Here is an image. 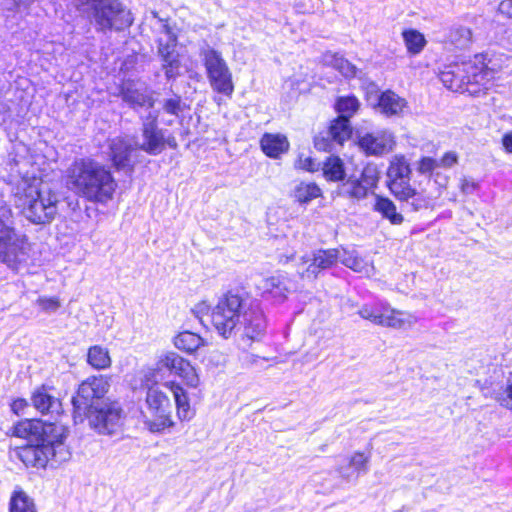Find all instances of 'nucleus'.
Returning a JSON list of instances; mask_svg holds the SVG:
<instances>
[{
    "mask_svg": "<svg viewBox=\"0 0 512 512\" xmlns=\"http://www.w3.org/2000/svg\"><path fill=\"white\" fill-rule=\"evenodd\" d=\"M211 355L217 358V362H219L220 358L222 357V355L216 350L212 351Z\"/></svg>",
    "mask_w": 512,
    "mask_h": 512,
    "instance_id": "nucleus-57",
    "label": "nucleus"
},
{
    "mask_svg": "<svg viewBox=\"0 0 512 512\" xmlns=\"http://www.w3.org/2000/svg\"><path fill=\"white\" fill-rule=\"evenodd\" d=\"M338 259L339 251L336 249L318 250L313 253L312 258H303L304 264H310L300 272V275L302 278L314 279L321 270L330 268Z\"/></svg>",
    "mask_w": 512,
    "mask_h": 512,
    "instance_id": "nucleus-20",
    "label": "nucleus"
},
{
    "mask_svg": "<svg viewBox=\"0 0 512 512\" xmlns=\"http://www.w3.org/2000/svg\"><path fill=\"white\" fill-rule=\"evenodd\" d=\"M418 321V318L416 315L400 310L398 321L396 324L397 330H408L411 329Z\"/></svg>",
    "mask_w": 512,
    "mask_h": 512,
    "instance_id": "nucleus-45",
    "label": "nucleus"
},
{
    "mask_svg": "<svg viewBox=\"0 0 512 512\" xmlns=\"http://www.w3.org/2000/svg\"><path fill=\"white\" fill-rule=\"evenodd\" d=\"M370 459V452L355 451L349 456L348 465L340 466L337 471L347 481H350L352 478L356 479L360 474L368 472Z\"/></svg>",
    "mask_w": 512,
    "mask_h": 512,
    "instance_id": "nucleus-23",
    "label": "nucleus"
},
{
    "mask_svg": "<svg viewBox=\"0 0 512 512\" xmlns=\"http://www.w3.org/2000/svg\"><path fill=\"white\" fill-rule=\"evenodd\" d=\"M85 417L100 434L111 435L122 426L123 410L117 402L104 403L92 408Z\"/></svg>",
    "mask_w": 512,
    "mask_h": 512,
    "instance_id": "nucleus-11",
    "label": "nucleus"
},
{
    "mask_svg": "<svg viewBox=\"0 0 512 512\" xmlns=\"http://www.w3.org/2000/svg\"><path fill=\"white\" fill-rule=\"evenodd\" d=\"M37 305L45 312H55L61 306L60 301L56 297H39Z\"/></svg>",
    "mask_w": 512,
    "mask_h": 512,
    "instance_id": "nucleus-48",
    "label": "nucleus"
},
{
    "mask_svg": "<svg viewBox=\"0 0 512 512\" xmlns=\"http://www.w3.org/2000/svg\"><path fill=\"white\" fill-rule=\"evenodd\" d=\"M164 386L168 388L174 397L177 416L181 421L190 420L194 416L190 401L183 387L175 381H167Z\"/></svg>",
    "mask_w": 512,
    "mask_h": 512,
    "instance_id": "nucleus-27",
    "label": "nucleus"
},
{
    "mask_svg": "<svg viewBox=\"0 0 512 512\" xmlns=\"http://www.w3.org/2000/svg\"><path fill=\"white\" fill-rule=\"evenodd\" d=\"M360 103L355 96L339 97L336 101L335 108L339 113V117H352L359 109Z\"/></svg>",
    "mask_w": 512,
    "mask_h": 512,
    "instance_id": "nucleus-40",
    "label": "nucleus"
},
{
    "mask_svg": "<svg viewBox=\"0 0 512 512\" xmlns=\"http://www.w3.org/2000/svg\"><path fill=\"white\" fill-rule=\"evenodd\" d=\"M360 148L368 155L386 154L395 146V137L389 130L366 133L359 138Z\"/></svg>",
    "mask_w": 512,
    "mask_h": 512,
    "instance_id": "nucleus-16",
    "label": "nucleus"
},
{
    "mask_svg": "<svg viewBox=\"0 0 512 512\" xmlns=\"http://www.w3.org/2000/svg\"><path fill=\"white\" fill-rule=\"evenodd\" d=\"M166 146L176 149L178 144L173 135H166L164 130L158 128L157 116L150 115L142 125V142L138 146L139 149L150 155H158Z\"/></svg>",
    "mask_w": 512,
    "mask_h": 512,
    "instance_id": "nucleus-12",
    "label": "nucleus"
},
{
    "mask_svg": "<svg viewBox=\"0 0 512 512\" xmlns=\"http://www.w3.org/2000/svg\"><path fill=\"white\" fill-rule=\"evenodd\" d=\"M458 162V156L455 152H446L440 160H438L439 167L451 168Z\"/></svg>",
    "mask_w": 512,
    "mask_h": 512,
    "instance_id": "nucleus-51",
    "label": "nucleus"
},
{
    "mask_svg": "<svg viewBox=\"0 0 512 512\" xmlns=\"http://www.w3.org/2000/svg\"><path fill=\"white\" fill-rule=\"evenodd\" d=\"M506 393H507V398L501 399L500 402H501L502 406L508 407L509 401H512V377L508 380L507 387H506Z\"/></svg>",
    "mask_w": 512,
    "mask_h": 512,
    "instance_id": "nucleus-54",
    "label": "nucleus"
},
{
    "mask_svg": "<svg viewBox=\"0 0 512 512\" xmlns=\"http://www.w3.org/2000/svg\"><path fill=\"white\" fill-rule=\"evenodd\" d=\"M460 188L463 193L472 194L477 189V184L470 179H463Z\"/></svg>",
    "mask_w": 512,
    "mask_h": 512,
    "instance_id": "nucleus-52",
    "label": "nucleus"
},
{
    "mask_svg": "<svg viewBox=\"0 0 512 512\" xmlns=\"http://www.w3.org/2000/svg\"><path fill=\"white\" fill-rule=\"evenodd\" d=\"M323 62L325 65L339 71L346 78H353L357 75V67L336 53L329 52L324 54Z\"/></svg>",
    "mask_w": 512,
    "mask_h": 512,
    "instance_id": "nucleus-33",
    "label": "nucleus"
},
{
    "mask_svg": "<svg viewBox=\"0 0 512 512\" xmlns=\"http://www.w3.org/2000/svg\"><path fill=\"white\" fill-rule=\"evenodd\" d=\"M243 335L251 340L259 339L265 332L266 320L258 304L245 305L240 319Z\"/></svg>",
    "mask_w": 512,
    "mask_h": 512,
    "instance_id": "nucleus-18",
    "label": "nucleus"
},
{
    "mask_svg": "<svg viewBox=\"0 0 512 512\" xmlns=\"http://www.w3.org/2000/svg\"><path fill=\"white\" fill-rule=\"evenodd\" d=\"M500 13L512 18V0H503L499 4Z\"/></svg>",
    "mask_w": 512,
    "mask_h": 512,
    "instance_id": "nucleus-53",
    "label": "nucleus"
},
{
    "mask_svg": "<svg viewBox=\"0 0 512 512\" xmlns=\"http://www.w3.org/2000/svg\"><path fill=\"white\" fill-rule=\"evenodd\" d=\"M166 41L164 42L162 38L159 39V54L163 58H166V55H178L176 52V36L171 34L168 30L165 33Z\"/></svg>",
    "mask_w": 512,
    "mask_h": 512,
    "instance_id": "nucleus-42",
    "label": "nucleus"
},
{
    "mask_svg": "<svg viewBox=\"0 0 512 512\" xmlns=\"http://www.w3.org/2000/svg\"><path fill=\"white\" fill-rule=\"evenodd\" d=\"M67 185L79 196L99 203L110 201L117 187L111 172L92 159H79L71 164Z\"/></svg>",
    "mask_w": 512,
    "mask_h": 512,
    "instance_id": "nucleus-2",
    "label": "nucleus"
},
{
    "mask_svg": "<svg viewBox=\"0 0 512 512\" xmlns=\"http://www.w3.org/2000/svg\"><path fill=\"white\" fill-rule=\"evenodd\" d=\"M288 282L284 276H271L262 280L259 288L267 299L281 303L286 300L290 292Z\"/></svg>",
    "mask_w": 512,
    "mask_h": 512,
    "instance_id": "nucleus-24",
    "label": "nucleus"
},
{
    "mask_svg": "<svg viewBox=\"0 0 512 512\" xmlns=\"http://www.w3.org/2000/svg\"><path fill=\"white\" fill-rule=\"evenodd\" d=\"M59 195L39 177H23L16 187L15 203L34 224L50 223L58 213Z\"/></svg>",
    "mask_w": 512,
    "mask_h": 512,
    "instance_id": "nucleus-3",
    "label": "nucleus"
},
{
    "mask_svg": "<svg viewBox=\"0 0 512 512\" xmlns=\"http://www.w3.org/2000/svg\"><path fill=\"white\" fill-rule=\"evenodd\" d=\"M14 434L34 442L21 447L17 452L26 467L45 468L49 461L60 464L71 457V452L65 444L68 429L63 424L25 420L15 426Z\"/></svg>",
    "mask_w": 512,
    "mask_h": 512,
    "instance_id": "nucleus-1",
    "label": "nucleus"
},
{
    "mask_svg": "<svg viewBox=\"0 0 512 512\" xmlns=\"http://www.w3.org/2000/svg\"><path fill=\"white\" fill-rule=\"evenodd\" d=\"M379 181V172L374 165L363 168L359 178L349 177L343 182L341 193L350 199L362 200L367 197L368 191L376 187Z\"/></svg>",
    "mask_w": 512,
    "mask_h": 512,
    "instance_id": "nucleus-14",
    "label": "nucleus"
},
{
    "mask_svg": "<svg viewBox=\"0 0 512 512\" xmlns=\"http://www.w3.org/2000/svg\"><path fill=\"white\" fill-rule=\"evenodd\" d=\"M157 369H166L179 376L191 388H197L200 378L191 363L175 352H164L158 356Z\"/></svg>",
    "mask_w": 512,
    "mask_h": 512,
    "instance_id": "nucleus-13",
    "label": "nucleus"
},
{
    "mask_svg": "<svg viewBox=\"0 0 512 512\" xmlns=\"http://www.w3.org/2000/svg\"><path fill=\"white\" fill-rule=\"evenodd\" d=\"M296 169L314 172L319 169L320 164L310 156L300 154L294 164Z\"/></svg>",
    "mask_w": 512,
    "mask_h": 512,
    "instance_id": "nucleus-46",
    "label": "nucleus"
},
{
    "mask_svg": "<svg viewBox=\"0 0 512 512\" xmlns=\"http://www.w3.org/2000/svg\"><path fill=\"white\" fill-rule=\"evenodd\" d=\"M374 210L380 213L393 225H400L404 221L401 213L397 212V207L392 200L377 195L375 197Z\"/></svg>",
    "mask_w": 512,
    "mask_h": 512,
    "instance_id": "nucleus-30",
    "label": "nucleus"
},
{
    "mask_svg": "<svg viewBox=\"0 0 512 512\" xmlns=\"http://www.w3.org/2000/svg\"><path fill=\"white\" fill-rule=\"evenodd\" d=\"M410 174L411 169L407 159L403 155L394 156L387 171L388 182L409 178Z\"/></svg>",
    "mask_w": 512,
    "mask_h": 512,
    "instance_id": "nucleus-36",
    "label": "nucleus"
},
{
    "mask_svg": "<svg viewBox=\"0 0 512 512\" xmlns=\"http://www.w3.org/2000/svg\"><path fill=\"white\" fill-rule=\"evenodd\" d=\"M201 57L212 89L226 96H231L234 91L232 74L221 54L210 47H206L202 49Z\"/></svg>",
    "mask_w": 512,
    "mask_h": 512,
    "instance_id": "nucleus-10",
    "label": "nucleus"
},
{
    "mask_svg": "<svg viewBox=\"0 0 512 512\" xmlns=\"http://www.w3.org/2000/svg\"><path fill=\"white\" fill-rule=\"evenodd\" d=\"M441 82L454 92H467L469 82L466 74L463 73L462 62H455L444 66L440 72Z\"/></svg>",
    "mask_w": 512,
    "mask_h": 512,
    "instance_id": "nucleus-22",
    "label": "nucleus"
},
{
    "mask_svg": "<svg viewBox=\"0 0 512 512\" xmlns=\"http://www.w3.org/2000/svg\"><path fill=\"white\" fill-rule=\"evenodd\" d=\"M260 147L269 158L279 159L290 147L287 137L280 133H265L260 139Z\"/></svg>",
    "mask_w": 512,
    "mask_h": 512,
    "instance_id": "nucleus-25",
    "label": "nucleus"
},
{
    "mask_svg": "<svg viewBox=\"0 0 512 512\" xmlns=\"http://www.w3.org/2000/svg\"><path fill=\"white\" fill-rule=\"evenodd\" d=\"M245 302L239 295L228 293L219 299L211 313V322L217 333L230 338L240 330V319Z\"/></svg>",
    "mask_w": 512,
    "mask_h": 512,
    "instance_id": "nucleus-6",
    "label": "nucleus"
},
{
    "mask_svg": "<svg viewBox=\"0 0 512 512\" xmlns=\"http://www.w3.org/2000/svg\"><path fill=\"white\" fill-rule=\"evenodd\" d=\"M165 123H166L167 125H171V124L173 123V120H167V121H165Z\"/></svg>",
    "mask_w": 512,
    "mask_h": 512,
    "instance_id": "nucleus-58",
    "label": "nucleus"
},
{
    "mask_svg": "<svg viewBox=\"0 0 512 512\" xmlns=\"http://www.w3.org/2000/svg\"><path fill=\"white\" fill-rule=\"evenodd\" d=\"M173 343L177 349L188 354H193L200 347L206 345L205 339L190 331L180 332L174 337Z\"/></svg>",
    "mask_w": 512,
    "mask_h": 512,
    "instance_id": "nucleus-29",
    "label": "nucleus"
},
{
    "mask_svg": "<svg viewBox=\"0 0 512 512\" xmlns=\"http://www.w3.org/2000/svg\"><path fill=\"white\" fill-rule=\"evenodd\" d=\"M321 195V189L313 182H301L297 184L292 193L295 201L300 204H307Z\"/></svg>",
    "mask_w": 512,
    "mask_h": 512,
    "instance_id": "nucleus-35",
    "label": "nucleus"
},
{
    "mask_svg": "<svg viewBox=\"0 0 512 512\" xmlns=\"http://www.w3.org/2000/svg\"><path fill=\"white\" fill-rule=\"evenodd\" d=\"M110 377L106 375L90 376L78 387L77 395L73 397L75 420L83 421L86 414L94 407V402L103 398L110 389Z\"/></svg>",
    "mask_w": 512,
    "mask_h": 512,
    "instance_id": "nucleus-8",
    "label": "nucleus"
},
{
    "mask_svg": "<svg viewBox=\"0 0 512 512\" xmlns=\"http://www.w3.org/2000/svg\"><path fill=\"white\" fill-rule=\"evenodd\" d=\"M322 171L327 181L339 182L345 180L346 172L344 162L338 156L328 157L323 163Z\"/></svg>",
    "mask_w": 512,
    "mask_h": 512,
    "instance_id": "nucleus-32",
    "label": "nucleus"
},
{
    "mask_svg": "<svg viewBox=\"0 0 512 512\" xmlns=\"http://www.w3.org/2000/svg\"><path fill=\"white\" fill-rule=\"evenodd\" d=\"M28 249L27 237L13 227L10 207L0 204V262L11 269H18L26 261Z\"/></svg>",
    "mask_w": 512,
    "mask_h": 512,
    "instance_id": "nucleus-4",
    "label": "nucleus"
},
{
    "mask_svg": "<svg viewBox=\"0 0 512 512\" xmlns=\"http://www.w3.org/2000/svg\"><path fill=\"white\" fill-rule=\"evenodd\" d=\"M438 167V160L431 157H423L417 163V171L423 175L431 174Z\"/></svg>",
    "mask_w": 512,
    "mask_h": 512,
    "instance_id": "nucleus-47",
    "label": "nucleus"
},
{
    "mask_svg": "<svg viewBox=\"0 0 512 512\" xmlns=\"http://www.w3.org/2000/svg\"><path fill=\"white\" fill-rule=\"evenodd\" d=\"M502 144L508 153H512V132L506 133L503 136Z\"/></svg>",
    "mask_w": 512,
    "mask_h": 512,
    "instance_id": "nucleus-55",
    "label": "nucleus"
},
{
    "mask_svg": "<svg viewBox=\"0 0 512 512\" xmlns=\"http://www.w3.org/2000/svg\"><path fill=\"white\" fill-rule=\"evenodd\" d=\"M450 44L456 48H467L473 41V34L469 27L463 25H454L447 36Z\"/></svg>",
    "mask_w": 512,
    "mask_h": 512,
    "instance_id": "nucleus-37",
    "label": "nucleus"
},
{
    "mask_svg": "<svg viewBox=\"0 0 512 512\" xmlns=\"http://www.w3.org/2000/svg\"><path fill=\"white\" fill-rule=\"evenodd\" d=\"M80 8H89L99 30H121L129 27L133 19L119 0H74Z\"/></svg>",
    "mask_w": 512,
    "mask_h": 512,
    "instance_id": "nucleus-5",
    "label": "nucleus"
},
{
    "mask_svg": "<svg viewBox=\"0 0 512 512\" xmlns=\"http://www.w3.org/2000/svg\"><path fill=\"white\" fill-rule=\"evenodd\" d=\"M145 402L150 417L144 415V424L151 432H162L174 426L171 417V402L164 392L156 387H149Z\"/></svg>",
    "mask_w": 512,
    "mask_h": 512,
    "instance_id": "nucleus-9",
    "label": "nucleus"
},
{
    "mask_svg": "<svg viewBox=\"0 0 512 512\" xmlns=\"http://www.w3.org/2000/svg\"><path fill=\"white\" fill-rule=\"evenodd\" d=\"M163 109L166 113L178 116L179 112L181 111V99L180 97L176 96L170 99L165 100L163 104Z\"/></svg>",
    "mask_w": 512,
    "mask_h": 512,
    "instance_id": "nucleus-50",
    "label": "nucleus"
},
{
    "mask_svg": "<svg viewBox=\"0 0 512 512\" xmlns=\"http://www.w3.org/2000/svg\"><path fill=\"white\" fill-rule=\"evenodd\" d=\"M163 69L168 79L175 78L179 75L180 62L178 55H166V58L162 59Z\"/></svg>",
    "mask_w": 512,
    "mask_h": 512,
    "instance_id": "nucleus-43",
    "label": "nucleus"
},
{
    "mask_svg": "<svg viewBox=\"0 0 512 512\" xmlns=\"http://www.w3.org/2000/svg\"><path fill=\"white\" fill-rule=\"evenodd\" d=\"M352 128L350 121L346 117H337L328 128L326 136H317L315 138V147L318 150L327 151L332 148L331 142L342 145L351 137Z\"/></svg>",
    "mask_w": 512,
    "mask_h": 512,
    "instance_id": "nucleus-17",
    "label": "nucleus"
},
{
    "mask_svg": "<svg viewBox=\"0 0 512 512\" xmlns=\"http://www.w3.org/2000/svg\"><path fill=\"white\" fill-rule=\"evenodd\" d=\"M122 97L125 102L133 107L153 106L152 98L138 89H131L129 87L124 88L122 91Z\"/></svg>",
    "mask_w": 512,
    "mask_h": 512,
    "instance_id": "nucleus-39",
    "label": "nucleus"
},
{
    "mask_svg": "<svg viewBox=\"0 0 512 512\" xmlns=\"http://www.w3.org/2000/svg\"><path fill=\"white\" fill-rule=\"evenodd\" d=\"M27 405L26 400L17 399L12 403V410L16 413H19Z\"/></svg>",
    "mask_w": 512,
    "mask_h": 512,
    "instance_id": "nucleus-56",
    "label": "nucleus"
},
{
    "mask_svg": "<svg viewBox=\"0 0 512 512\" xmlns=\"http://www.w3.org/2000/svg\"><path fill=\"white\" fill-rule=\"evenodd\" d=\"M32 403L43 414L58 413L61 408L60 400L44 386L35 390L32 395Z\"/></svg>",
    "mask_w": 512,
    "mask_h": 512,
    "instance_id": "nucleus-28",
    "label": "nucleus"
},
{
    "mask_svg": "<svg viewBox=\"0 0 512 512\" xmlns=\"http://www.w3.org/2000/svg\"><path fill=\"white\" fill-rule=\"evenodd\" d=\"M399 312L400 310L390 308L385 304V307H383V314H381V323H379V325L396 329Z\"/></svg>",
    "mask_w": 512,
    "mask_h": 512,
    "instance_id": "nucleus-44",
    "label": "nucleus"
},
{
    "mask_svg": "<svg viewBox=\"0 0 512 512\" xmlns=\"http://www.w3.org/2000/svg\"><path fill=\"white\" fill-rule=\"evenodd\" d=\"M388 187L396 199L406 202L413 211L427 209L431 205L432 199L424 191H417L413 188L410 184V177L388 182Z\"/></svg>",
    "mask_w": 512,
    "mask_h": 512,
    "instance_id": "nucleus-15",
    "label": "nucleus"
},
{
    "mask_svg": "<svg viewBox=\"0 0 512 512\" xmlns=\"http://www.w3.org/2000/svg\"><path fill=\"white\" fill-rule=\"evenodd\" d=\"M9 512H36L34 500L21 488H16L10 497Z\"/></svg>",
    "mask_w": 512,
    "mask_h": 512,
    "instance_id": "nucleus-34",
    "label": "nucleus"
},
{
    "mask_svg": "<svg viewBox=\"0 0 512 512\" xmlns=\"http://www.w3.org/2000/svg\"><path fill=\"white\" fill-rule=\"evenodd\" d=\"M383 307L385 304L377 305H363L359 310L358 314L363 319L369 320L372 323L379 325L381 323V314H383Z\"/></svg>",
    "mask_w": 512,
    "mask_h": 512,
    "instance_id": "nucleus-41",
    "label": "nucleus"
},
{
    "mask_svg": "<svg viewBox=\"0 0 512 512\" xmlns=\"http://www.w3.org/2000/svg\"><path fill=\"white\" fill-rule=\"evenodd\" d=\"M109 157L117 170L132 169L131 153L132 143L124 137H115L109 140Z\"/></svg>",
    "mask_w": 512,
    "mask_h": 512,
    "instance_id": "nucleus-21",
    "label": "nucleus"
},
{
    "mask_svg": "<svg viewBox=\"0 0 512 512\" xmlns=\"http://www.w3.org/2000/svg\"><path fill=\"white\" fill-rule=\"evenodd\" d=\"M461 62L463 73L466 74L469 82L470 95H478L481 91L487 90L500 70V65L496 64L487 53L475 54Z\"/></svg>",
    "mask_w": 512,
    "mask_h": 512,
    "instance_id": "nucleus-7",
    "label": "nucleus"
},
{
    "mask_svg": "<svg viewBox=\"0 0 512 512\" xmlns=\"http://www.w3.org/2000/svg\"><path fill=\"white\" fill-rule=\"evenodd\" d=\"M374 108L385 117H401L408 112L409 105L405 98L392 90H386L377 97Z\"/></svg>",
    "mask_w": 512,
    "mask_h": 512,
    "instance_id": "nucleus-19",
    "label": "nucleus"
},
{
    "mask_svg": "<svg viewBox=\"0 0 512 512\" xmlns=\"http://www.w3.org/2000/svg\"><path fill=\"white\" fill-rule=\"evenodd\" d=\"M87 363L95 370L110 368L112 359L108 348L101 345H93L87 351Z\"/></svg>",
    "mask_w": 512,
    "mask_h": 512,
    "instance_id": "nucleus-31",
    "label": "nucleus"
},
{
    "mask_svg": "<svg viewBox=\"0 0 512 512\" xmlns=\"http://www.w3.org/2000/svg\"><path fill=\"white\" fill-rule=\"evenodd\" d=\"M406 48L409 53L417 55L426 45L425 37L415 29L404 30L402 33Z\"/></svg>",
    "mask_w": 512,
    "mask_h": 512,
    "instance_id": "nucleus-38",
    "label": "nucleus"
},
{
    "mask_svg": "<svg viewBox=\"0 0 512 512\" xmlns=\"http://www.w3.org/2000/svg\"><path fill=\"white\" fill-rule=\"evenodd\" d=\"M339 260L343 265L350 268L354 272L363 274L367 277L373 276L375 274V267L373 262L361 257L356 250H343L342 253L339 252Z\"/></svg>",
    "mask_w": 512,
    "mask_h": 512,
    "instance_id": "nucleus-26",
    "label": "nucleus"
},
{
    "mask_svg": "<svg viewBox=\"0 0 512 512\" xmlns=\"http://www.w3.org/2000/svg\"><path fill=\"white\" fill-rule=\"evenodd\" d=\"M162 370L157 369V362L155 363V367L148 368L143 375V385L149 389V387H155V385L159 381V374Z\"/></svg>",
    "mask_w": 512,
    "mask_h": 512,
    "instance_id": "nucleus-49",
    "label": "nucleus"
}]
</instances>
